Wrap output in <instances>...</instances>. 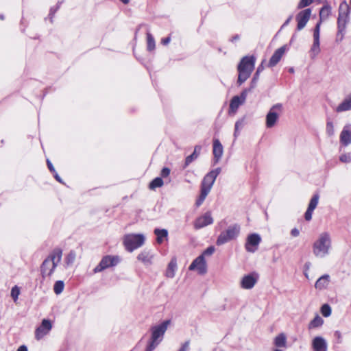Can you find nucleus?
Returning a JSON list of instances; mask_svg holds the SVG:
<instances>
[{"label": "nucleus", "mask_w": 351, "mask_h": 351, "mask_svg": "<svg viewBox=\"0 0 351 351\" xmlns=\"http://www.w3.org/2000/svg\"><path fill=\"white\" fill-rule=\"evenodd\" d=\"M53 174H54V178H56V180L59 182H62V179L60 178V177L58 176V174L56 171L53 172Z\"/></svg>", "instance_id": "obj_56"}, {"label": "nucleus", "mask_w": 351, "mask_h": 351, "mask_svg": "<svg viewBox=\"0 0 351 351\" xmlns=\"http://www.w3.org/2000/svg\"><path fill=\"white\" fill-rule=\"evenodd\" d=\"M287 50V46L283 45L281 47L276 49L272 56L271 57L268 64V67H274L281 60L282 57L285 54Z\"/></svg>", "instance_id": "obj_16"}, {"label": "nucleus", "mask_w": 351, "mask_h": 351, "mask_svg": "<svg viewBox=\"0 0 351 351\" xmlns=\"http://www.w3.org/2000/svg\"><path fill=\"white\" fill-rule=\"evenodd\" d=\"M289 71L290 73H293V71H294L293 68H290V69H289Z\"/></svg>", "instance_id": "obj_63"}, {"label": "nucleus", "mask_w": 351, "mask_h": 351, "mask_svg": "<svg viewBox=\"0 0 351 351\" xmlns=\"http://www.w3.org/2000/svg\"><path fill=\"white\" fill-rule=\"evenodd\" d=\"M261 241V237L258 234H251L247 237L245 243V249L247 252H254L257 246Z\"/></svg>", "instance_id": "obj_14"}, {"label": "nucleus", "mask_w": 351, "mask_h": 351, "mask_svg": "<svg viewBox=\"0 0 351 351\" xmlns=\"http://www.w3.org/2000/svg\"><path fill=\"white\" fill-rule=\"evenodd\" d=\"M331 247V239L328 232L319 234L317 240L313 245V252L315 256L323 258L329 253Z\"/></svg>", "instance_id": "obj_4"}, {"label": "nucleus", "mask_w": 351, "mask_h": 351, "mask_svg": "<svg viewBox=\"0 0 351 351\" xmlns=\"http://www.w3.org/2000/svg\"><path fill=\"white\" fill-rule=\"evenodd\" d=\"M208 193H208V191L206 190L201 189V193L199 196V198L196 201V205L197 206H200L203 203Z\"/></svg>", "instance_id": "obj_39"}, {"label": "nucleus", "mask_w": 351, "mask_h": 351, "mask_svg": "<svg viewBox=\"0 0 351 351\" xmlns=\"http://www.w3.org/2000/svg\"><path fill=\"white\" fill-rule=\"evenodd\" d=\"M351 110V94L348 95L336 108L337 112Z\"/></svg>", "instance_id": "obj_23"}, {"label": "nucleus", "mask_w": 351, "mask_h": 351, "mask_svg": "<svg viewBox=\"0 0 351 351\" xmlns=\"http://www.w3.org/2000/svg\"><path fill=\"white\" fill-rule=\"evenodd\" d=\"M64 287V282L62 280H58L55 282L53 285V291L56 294L59 295L63 291Z\"/></svg>", "instance_id": "obj_35"}, {"label": "nucleus", "mask_w": 351, "mask_h": 351, "mask_svg": "<svg viewBox=\"0 0 351 351\" xmlns=\"http://www.w3.org/2000/svg\"><path fill=\"white\" fill-rule=\"evenodd\" d=\"M321 22H318L313 31V43L311 49V53L313 54V58L317 56L319 51V32H320Z\"/></svg>", "instance_id": "obj_12"}, {"label": "nucleus", "mask_w": 351, "mask_h": 351, "mask_svg": "<svg viewBox=\"0 0 351 351\" xmlns=\"http://www.w3.org/2000/svg\"><path fill=\"white\" fill-rule=\"evenodd\" d=\"M123 3L128 4L129 3V0H120Z\"/></svg>", "instance_id": "obj_61"}, {"label": "nucleus", "mask_w": 351, "mask_h": 351, "mask_svg": "<svg viewBox=\"0 0 351 351\" xmlns=\"http://www.w3.org/2000/svg\"><path fill=\"white\" fill-rule=\"evenodd\" d=\"M265 62V60L262 61L261 64L258 66L256 73L261 74V73L264 70L265 67L263 66V64Z\"/></svg>", "instance_id": "obj_51"}, {"label": "nucleus", "mask_w": 351, "mask_h": 351, "mask_svg": "<svg viewBox=\"0 0 351 351\" xmlns=\"http://www.w3.org/2000/svg\"><path fill=\"white\" fill-rule=\"evenodd\" d=\"M286 341V336L283 333H281L275 338L274 343L277 347H285Z\"/></svg>", "instance_id": "obj_32"}, {"label": "nucleus", "mask_w": 351, "mask_h": 351, "mask_svg": "<svg viewBox=\"0 0 351 351\" xmlns=\"http://www.w3.org/2000/svg\"><path fill=\"white\" fill-rule=\"evenodd\" d=\"M330 282V276L328 274H324L322 276L319 278L317 279L315 284V287L317 289H326Z\"/></svg>", "instance_id": "obj_25"}, {"label": "nucleus", "mask_w": 351, "mask_h": 351, "mask_svg": "<svg viewBox=\"0 0 351 351\" xmlns=\"http://www.w3.org/2000/svg\"><path fill=\"white\" fill-rule=\"evenodd\" d=\"M215 250V249L214 246H210L206 250H205L200 256H204V258L206 256H210L214 253Z\"/></svg>", "instance_id": "obj_47"}, {"label": "nucleus", "mask_w": 351, "mask_h": 351, "mask_svg": "<svg viewBox=\"0 0 351 351\" xmlns=\"http://www.w3.org/2000/svg\"><path fill=\"white\" fill-rule=\"evenodd\" d=\"M177 269V263L176 259H172L168 264L167 269L166 270V276L167 278H172L175 276V272Z\"/></svg>", "instance_id": "obj_28"}, {"label": "nucleus", "mask_w": 351, "mask_h": 351, "mask_svg": "<svg viewBox=\"0 0 351 351\" xmlns=\"http://www.w3.org/2000/svg\"><path fill=\"white\" fill-rule=\"evenodd\" d=\"M0 19L1 20H3L4 19V16L3 14H0Z\"/></svg>", "instance_id": "obj_64"}, {"label": "nucleus", "mask_w": 351, "mask_h": 351, "mask_svg": "<svg viewBox=\"0 0 351 351\" xmlns=\"http://www.w3.org/2000/svg\"><path fill=\"white\" fill-rule=\"evenodd\" d=\"M163 184L164 182L162 179L160 177H157L149 183V187L150 189L154 190L156 188L161 187Z\"/></svg>", "instance_id": "obj_33"}, {"label": "nucleus", "mask_w": 351, "mask_h": 351, "mask_svg": "<svg viewBox=\"0 0 351 351\" xmlns=\"http://www.w3.org/2000/svg\"><path fill=\"white\" fill-rule=\"evenodd\" d=\"M349 14L348 5L345 3L341 4L339 7V16L337 19L338 32L337 34V39L342 40L343 34L346 27Z\"/></svg>", "instance_id": "obj_6"}, {"label": "nucleus", "mask_w": 351, "mask_h": 351, "mask_svg": "<svg viewBox=\"0 0 351 351\" xmlns=\"http://www.w3.org/2000/svg\"><path fill=\"white\" fill-rule=\"evenodd\" d=\"M319 199V195L318 193H315L311 197L308 208L304 214V218L306 221L311 220L313 212L318 204Z\"/></svg>", "instance_id": "obj_17"}, {"label": "nucleus", "mask_w": 351, "mask_h": 351, "mask_svg": "<svg viewBox=\"0 0 351 351\" xmlns=\"http://www.w3.org/2000/svg\"><path fill=\"white\" fill-rule=\"evenodd\" d=\"M213 223V219L210 212H206L199 217L194 222V228L197 230L202 228Z\"/></svg>", "instance_id": "obj_15"}, {"label": "nucleus", "mask_w": 351, "mask_h": 351, "mask_svg": "<svg viewBox=\"0 0 351 351\" xmlns=\"http://www.w3.org/2000/svg\"><path fill=\"white\" fill-rule=\"evenodd\" d=\"M326 132L328 136H332L335 134L334 125L333 123L328 119L326 126Z\"/></svg>", "instance_id": "obj_37"}, {"label": "nucleus", "mask_w": 351, "mask_h": 351, "mask_svg": "<svg viewBox=\"0 0 351 351\" xmlns=\"http://www.w3.org/2000/svg\"><path fill=\"white\" fill-rule=\"evenodd\" d=\"M299 234H300L299 230L297 228H295L292 229L291 231V234L293 237H298L299 235Z\"/></svg>", "instance_id": "obj_53"}, {"label": "nucleus", "mask_w": 351, "mask_h": 351, "mask_svg": "<svg viewBox=\"0 0 351 351\" xmlns=\"http://www.w3.org/2000/svg\"><path fill=\"white\" fill-rule=\"evenodd\" d=\"M291 19H292V16H289V17L286 20V21L284 23V24H283L282 27L287 25L289 23V22L291 21Z\"/></svg>", "instance_id": "obj_59"}, {"label": "nucleus", "mask_w": 351, "mask_h": 351, "mask_svg": "<svg viewBox=\"0 0 351 351\" xmlns=\"http://www.w3.org/2000/svg\"><path fill=\"white\" fill-rule=\"evenodd\" d=\"M311 265V263H310V262H306V263H305V265H304V269H305V271H308V270L310 269Z\"/></svg>", "instance_id": "obj_58"}, {"label": "nucleus", "mask_w": 351, "mask_h": 351, "mask_svg": "<svg viewBox=\"0 0 351 351\" xmlns=\"http://www.w3.org/2000/svg\"><path fill=\"white\" fill-rule=\"evenodd\" d=\"M243 103L241 102V101L239 99V96H234L230 103L229 106V114H235V112L237 111L239 107L242 105Z\"/></svg>", "instance_id": "obj_26"}, {"label": "nucleus", "mask_w": 351, "mask_h": 351, "mask_svg": "<svg viewBox=\"0 0 351 351\" xmlns=\"http://www.w3.org/2000/svg\"><path fill=\"white\" fill-rule=\"evenodd\" d=\"M239 35H235L234 36H233L232 38H231V41L232 42H234V40H239Z\"/></svg>", "instance_id": "obj_60"}, {"label": "nucleus", "mask_w": 351, "mask_h": 351, "mask_svg": "<svg viewBox=\"0 0 351 351\" xmlns=\"http://www.w3.org/2000/svg\"><path fill=\"white\" fill-rule=\"evenodd\" d=\"M311 14V10L310 8L305 9L300 12L296 16V21L298 22L297 29L302 30L308 23Z\"/></svg>", "instance_id": "obj_11"}, {"label": "nucleus", "mask_w": 351, "mask_h": 351, "mask_svg": "<svg viewBox=\"0 0 351 351\" xmlns=\"http://www.w3.org/2000/svg\"><path fill=\"white\" fill-rule=\"evenodd\" d=\"M307 271H304V274L308 278V272Z\"/></svg>", "instance_id": "obj_62"}, {"label": "nucleus", "mask_w": 351, "mask_h": 351, "mask_svg": "<svg viewBox=\"0 0 351 351\" xmlns=\"http://www.w3.org/2000/svg\"><path fill=\"white\" fill-rule=\"evenodd\" d=\"M154 234L156 235L157 243H162L164 239L167 238L168 231L166 229L156 228Z\"/></svg>", "instance_id": "obj_29"}, {"label": "nucleus", "mask_w": 351, "mask_h": 351, "mask_svg": "<svg viewBox=\"0 0 351 351\" xmlns=\"http://www.w3.org/2000/svg\"><path fill=\"white\" fill-rule=\"evenodd\" d=\"M16 351H28L26 346H21Z\"/></svg>", "instance_id": "obj_55"}, {"label": "nucleus", "mask_w": 351, "mask_h": 351, "mask_svg": "<svg viewBox=\"0 0 351 351\" xmlns=\"http://www.w3.org/2000/svg\"><path fill=\"white\" fill-rule=\"evenodd\" d=\"M169 174H170V169H169L168 167H164L162 169L161 172H160V176L162 178H166Z\"/></svg>", "instance_id": "obj_48"}, {"label": "nucleus", "mask_w": 351, "mask_h": 351, "mask_svg": "<svg viewBox=\"0 0 351 351\" xmlns=\"http://www.w3.org/2000/svg\"><path fill=\"white\" fill-rule=\"evenodd\" d=\"M47 167H48V168H49V169L50 170L51 172L53 173V172L56 171L53 165L51 164V162L49 160H47Z\"/></svg>", "instance_id": "obj_52"}, {"label": "nucleus", "mask_w": 351, "mask_h": 351, "mask_svg": "<svg viewBox=\"0 0 351 351\" xmlns=\"http://www.w3.org/2000/svg\"><path fill=\"white\" fill-rule=\"evenodd\" d=\"M323 319L319 315H317L309 324V328H317L323 324Z\"/></svg>", "instance_id": "obj_36"}, {"label": "nucleus", "mask_w": 351, "mask_h": 351, "mask_svg": "<svg viewBox=\"0 0 351 351\" xmlns=\"http://www.w3.org/2000/svg\"><path fill=\"white\" fill-rule=\"evenodd\" d=\"M20 294V290L19 288L17 286H14L12 287L11 290V297L14 300V302H16L18 299V297Z\"/></svg>", "instance_id": "obj_42"}, {"label": "nucleus", "mask_w": 351, "mask_h": 351, "mask_svg": "<svg viewBox=\"0 0 351 351\" xmlns=\"http://www.w3.org/2000/svg\"><path fill=\"white\" fill-rule=\"evenodd\" d=\"M147 49L152 51L155 48V40L152 34L149 32L147 33Z\"/></svg>", "instance_id": "obj_38"}, {"label": "nucleus", "mask_w": 351, "mask_h": 351, "mask_svg": "<svg viewBox=\"0 0 351 351\" xmlns=\"http://www.w3.org/2000/svg\"><path fill=\"white\" fill-rule=\"evenodd\" d=\"M223 149L221 143L218 139L213 141V153L214 156V165H216L219 161L222 156Z\"/></svg>", "instance_id": "obj_20"}, {"label": "nucleus", "mask_w": 351, "mask_h": 351, "mask_svg": "<svg viewBox=\"0 0 351 351\" xmlns=\"http://www.w3.org/2000/svg\"><path fill=\"white\" fill-rule=\"evenodd\" d=\"M239 231H240V227L239 225H233V226H230L228 228V229L224 231L226 234L228 236V237L229 239H230L231 240L235 239L236 237H237V236L239 235Z\"/></svg>", "instance_id": "obj_27"}, {"label": "nucleus", "mask_w": 351, "mask_h": 351, "mask_svg": "<svg viewBox=\"0 0 351 351\" xmlns=\"http://www.w3.org/2000/svg\"><path fill=\"white\" fill-rule=\"evenodd\" d=\"M340 143L343 146H348L351 143V125H346L340 134Z\"/></svg>", "instance_id": "obj_18"}, {"label": "nucleus", "mask_w": 351, "mask_h": 351, "mask_svg": "<svg viewBox=\"0 0 351 351\" xmlns=\"http://www.w3.org/2000/svg\"><path fill=\"white\" fill-rule=\"evenodd\" d=\"M145 241V237L143 234H128L123 238V244L128 252L141 247Z\"/></svg>", "instance_id": "obj_5"}, {"label": "nucleus", "mask_w": 351, "mask_h": 351, "mask_svg": "<svg viewBox=\"0 0 351 351\" xmlns=\"http://www.w3.org/2000/svg\"><path fill=\"white\" fill-rule=\"evenodd\" d=\"M215 178L208 172L204 178L202 184L201 189L206 190L209 193L212 189V186L215 181Z\"/></svg>", "instance_id": "obj_22"}, {"label": "nucleus", "mask_w": 351, "mask_h": 351, "mask_svg": "<svg viewBox=\"0 0 351 351\" xmlns=\"http://www.w3.org/2000/svg\"><path fill=\"white\" fill-rule=\"evenodd\" d=\"M339 160L342 162L348 163L351 162V155L350 154H344L340 156Z\"/></svg>", "instance_id": "obj_45"}, {"label": "nucleus", "mask_w": 351, "mask_h": 351, "mask_svg": "<svg viewBox=\"0 0 351 351\" xmlns=\"http://www.w3.org/2000/svg\"><path fill=\"white\" fill-rule=\"evenodd\" d=\"M259 76H260V74L255 72V73L254 74V76L251 80L250 88L252 89H253L256 87L257 82L258 81V79H259Z\"/></svg>", "instance_id": "obj_44"}, {"label": "nucleus", "mask_w": 351, "mask_h": 351, "mask_svg": "<svg viewBox=\"0 0 351 351\" xmlns=\"http://www.w3.org/2000/svg\"><path fill=\"white\" fill-rule=\"evenodd\" d=\"M201 149L202 147L200 145H196L195 147L193 152L186 158L183 169H186L189 165V164L197 158Z\"/></svg>", "instance_id": "obj_24"}, {"label": "nucleus", "mask_w": 351, "mask_h": 351, "mask_svg": "<svg viewBox=\"0 0 351 351\" xmlns=\"http://www.w3.org/2000/svg\"><path fill=\"white\" fill-rule=\"evenodd\" d=\"M314 351H327L328 345L326 340L322 337H315L312 341Z\"/></svg>", "instance_id": "obj_21"}, {"label": "nucleus", "mask_w": 351, "mask_h": 351, "mask_svg": "<svg viewBox=\"0 0 351 351\" xmlns=\"http://www.w3.org/2000/svg\"><path fill=\"white\" fill-rule=\"evenodd\" d=\"M258 276L256 273L245 275L241 280V287L244 289H251L256 284Z\"/></svg>", "instance_id": "obj_10"}, {"label": "nucleus", "mask_w": 351, "mask_h": 351, "mask_svg": "<svg viewBox=\"0 0 351 351\" xmlns=\"http://www.w3.org/2000/svg\"><path fill=\"white\" fill-rule=\"evenodd\" d=\"M190 341H185L178 351H187L189 348Z\"/></svg>", "instance_id": "obj_50"}, {"label": "nucleus", "mask_w": 351, "mask_h": 351, "mask_svg": "<svg viewBox=\"0 0 351 351\" xmlns=\"http://www.w3.org/2000/svg\"><path fill=\"white\" fill-rule=\"evenodd\" d=\"M230 241H231V239L228 237V236L226 234L225 232L223 231V232H221V234L218 237L217 241H216V244L217 245H221L226 243L227 242H228Z\"/></svg>", "instance_id": "obj_34"}, {"label": "nucleus", "mask_w": 351, "mask_h": 351, "mask_svg": "<svg viewBox=\"0 0 351 351\" xmlns=\"http://www.w3.org/2000/svg\"><path fill=\"white\" fill-rule=\"evenodd\" d=\"M243 124H244V118L238 120L235 123V128H234V136L235 138H237L239 134V128H242Z\"/></svg>", "instance_id": "obj_41"}, {"label": "nucleus", "mask_w": 351, "mask_h": 351, "mask_svg": "<svg viewBox=\"0 0 351 351\" xmlns=\"http://www.w3.org/2000/svg\"><path fill=\"white\" fill-rule=\"evenodd\" d=\"M154 254L147 250L142 251L137 256V259L144 264L145 266H149L152 264Z\"/></svg>", "instance_id": "obj_19"}, {"label": "nucleus", "mask_w": 351, "mask_h": 351, "mask_svg": "<svg viewBox=\"0 0 351 351\" xmlns=\"http://www.w3.org/2000/svg\"><path fill=\"white\" fill-rule=\"evenodd\" d=\"M221 171V168L217 167L215 169L210 171L209 173L216 179L217 176L220 173Z\"/></svg>", "instance_id": "obj_49"}, {"label": "nucleus", "mask_w": 351, "mask_h": 351, "mask_svg": "<svg viewBox=\"0 0 351 351\" xmlns=\"http://www.w3.org/2000/svg\"><path fill=\"white\" fill-rule=\"evenodd\" d=\"M313 0H300L298 3V8L301 9L306 7L313 3Z\"/></svg>", "instance_id": "obj_46"}, {"label": "nucleus", "mask_w": 351, "mask_h": 351, "mask_svg": "<svg viewBox=\"0 0 351 351\" xmlns=\"http://www.w3.org/2000/svg\"><path fill=\"white\" fill-rule=\"evenodd\" d=\"M282 110V105L281 104H276L271 106L266 115L265 124L267 128H271L276 125Z\"/></svg>", "instance_id": "obj_8"}, {"label": "nucleus", "mask_w": 351, "mask_h": 351, "mask_svg": "<svg viewBox=\"0 0 351 351\" xmlns=\"http://www.w3.org/2000/svg\"><path fill=\"white\" fill-rule=\"evenodd\" d=\"M76 258V253L74 250H71L64 258V263L66 267L73 264Z\"/></svg>", "instance_id": "obj_31"}, {"label": "nucleus", "mask_w": 351, "mask_h": 351, "mask_svg": "<svg viewBox=\"0 0 351 351\" xmlns=\"http://www.w3.org/2000/svg\"><path fill=\"white\" fill-rule=\"evenodd\" d=\"M330 13H331L330 7L328 5H324L319 11V22L322 23V21H325L326 19H327L328 18V16H330Z\"/></svg>", "instance_id": "obj_30"}, {"label": "nucleus", "mask_w": 351, "mask_h": 351, "mask_svg": "<svg viewBox=\"0 0 351 351\" xmlns=\"http://www.w3.org/2000/svg\"><path fill=\"white\" fill-rule=\"evenodd\" d=\"M52 325L49 319H44L42 321L41 325L38 327L35 331V337L37 340H40L45 335L48 334L51 330Z\"/></svg>", "instance_id": "obj_13"}, {"label": "nucleus", "mask_w": 351, "mask_h": 351, "mask_svg": "<svg viewBox=\"0 0 351 351\" xmlns=\"http://www.w3.org/2000/svg\"><path fill=\"white\" fill-rule=\"evenodd\" d=\"M58 9V6L56 8V9H53V8H51L50 10V13H49V15L51 16V21H52V16L53 15L55 14V12H56V10Z\"/></svg>", "instance_id": "obj_54"}, {"label": "nucleus", "mask_w": 351, "mask_h": 351, "mask_svg": "<svg viewBox=\"0 0 351 351\" xmlns=\"http://www.w3.org/2000/svg\"><path fill=\"white\" fill-rule=\"evenodd\" d=\"M62 250L60 248L54 249L46 258L40 266V272L43 278L51 276L58 263L61 261Z\"/></svg>", "instance_id": "obj_1"}, {"label": "nucleus", "mask_w": 351, "mask_h": 351, "mask_svg": "<svg viewBox=\"0 0 351 351\" xmlns=\"http://www.w3.org/2000/svg\"><path fill=\"white\" fill-rule=\"evenodd\" d=\"M252 90V88H246V89H244L240 94V95L239 96V99L241 101V102H243L244 104V102L245 101V99H246V97H247V95L248 94L249 92H250Z\"/></svg>", "instance_id": "obj_43"}, {"label": "nucleus", "mask_w": 351, "mask_h": 351, "mask_svg": "<svg viewBox=\"0 0 351 351\" xmlns=\"http://www.w3.org/2000/svg\"><path fill=\"white\" fill-rule=\"evenodd\" d=\"M170 42V38L169 37H167L164 39H162V43L164 44V45H167Z\"/></svg>", "instance_id": "obj_57"}, {"label": "nucleus", "mask_w": 351, "mask_h": 351, "mask_svg": "<svg viewBox=\"0 0 351 351\" xmlns=\"http://www.w3.org/2000/svg\"><path fill=\"white\" fill-rule=\"evenodd\" d=\"M189 269L191 271L197 270L200 275L205 274L207 271L206 263L204 256H197L190 265Z\"/></svg>", "instance_id": "obj_9"}, {"label": "nucleus", "mask_w": 351, "mask_h": 351, "mask_svg": "<svg viewBox=\"0 0 351 351\" xmlns=\"http://www.w3.org/2000/svg\"><path fill=\"white\" fill-rule=\"evenodd\" d=\"M256 58L254 56H244L237 66L239 73L237 84L241 86L251 75L255 65Z\"/></svg>", "instance_id": "obj_2"}, {"label": "nucleus", "mask_w": 351, "mask_h": 351, "mask_svg": "<svg viewBox=\"0 0 351 351\" xmlns=\"http://www.w3.org/2000/svg\"><path fill=\"white\" fill-rule=\"evenodd\" d=\"M321 313L323 316L328 317L331 314L330 306L327 304H324L321 308Z\"/></svg>", "instance_id": "obj_40"}, {"label": "nucleus", "mask_w": 351, "mask_h": 351, "mask_svg": "<svg viewBox=\"0 0 351 351\" xmlns=\"http://www.w3.org/2000/svg\"><path fill=\"white\" fill-rule=\"evenodd\" d=\"M119 262L120 258L118 256H104L99 263L94 268L93 272L95 274L101 272L108 268L116 266Z\"/></svg>", "instance_id": "obj_7"}, {"label": "nucleus", "mask_w": 351, "mask_h": 351, "mask_svg": "<svg viewBox=\"0 0 351 351\" xmlns=\"http://www.w3.org/2000/svg\"><path fill=\"white\" fill-rule=\"evenodd\" d=\"M169 324L170 320H165L160 324L151 328V337L145 351H153L160 344L163 339Z\"/></svg>", "instance_id": "obj_3"}]
</instances>
